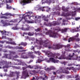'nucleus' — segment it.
<instances>
[{"label":"nucleus","mask_w":80,"mask_h":80,"mask_svg":"<svg viewBox=\"0 0 80 80\" xmlns=\"http://www.w3.org/2000/svg\"><path fill=\"white\" fill-rule=\"evenodd\" d=\"M46 55H48V57H53L54 58H58L59 60L65 59V54L62 55L60 57V54L58 53L57 54H53L49 51H47L45 52Z\"/></svg>","instance_id":"f257e3e1"},{"label":"nucleus","mask_w":80,"mask_h":80,"mask_svg":"<svg viewBox=\"0 0 80 80\" xmlns=\"http://www.w3.org/2000/svg\"><path fill=\"white\" fill-rule=\"evenodd\" d=\"M45 44L44 45V47L46 48H48L49 49L53 48L55 50L56 49H60L63 47V45L60 44H53V46H51L49 44V41L47 40L45 41Z\"/></svg>","instance_id":"f03ea898"},{"label":"nucleus","mask_w":80,"mask_h":80,"mask_svg":"<svg viewBox=\"0 0 80 80\" xmlns=\"http://www.w3.org/2000/svg\"><path fill=\"white\" fill-rule=\"evenodd\" d=\"M46 35H49L50 37H52L53 38H57L58 35L57 33H53L52 31L49 30L48 32L46 33Z\"/></svg>","instance_id":"7ed1b4c3"},{"label":"nucleus","mask_w":80,"mask_h":80,"mask_svg":"<svg viewBox=\"0 0 80 80\" xmlns=\"http://www.w3.org/2000/svg\"><path fill=\"white\" fill-rule=\"evenodd\" d=\"M31 54H32V52H23L22 53L21 57L22 58H24V59L28 58Z\"/></svg>","instance_id":"20e7f679"},{"label":"nucleus","mask_w":80,"mask_h":80,"mask_svg":"<svg viewBox=\"0 0 80 80\" xmlns=\"http://www.w3.org/2000/svg\"><path fill=\"white\" fill-rule=\"evenodd\" d=\"M6 63H7V61L1 60L0 62V69L2 68L1 67L3 66V65H5V66H3L2 68H7L9 67L8 65H6Z\"/></svg>","instance_id":"39448f33"},{"label":"nucleus","mask_w":80,"mask_h":80,"mask_svg":"<svg viewBox=\"0 0 80 80\" xmlns=\"http://www.w3.org/2000/svg\"><path fill=\"white\" fill-rule=\"evenodd\" d=\"M61 72H59V71H58V72L59 73H69V72L68 70L65 69V68L63 67H62L61 68Z\"/></svg>","instance_id":"423d86ee"},{"label":"nucleus","mask_w":80,"mask_h":80,"mask_svg":"<svg viewBox=\"0 0 80 80\" xmlns=\"http://www.w3.org/2000/svg\"><path fill=\"white\" fill-rule=\"evenodd\" d=\"M22 73L23 76H21L22 78H23V77L25 78H27V77H29L28 73V71L27 70H25L23 71Z\"/></svg>","instance_id":"0eeeda50"},{"label":"nucleus","mask_w":80,"mask_h":80,"mask_svg":"<svg viewBox=\"0 0 80 80\" xmlns=\"http://www.w3.org/2000/svg\"><path fill=\"white\" fill-rule=\"evenodd\" d=\"M25 14H23L22 15V19H24L25 20V21L26 22V20H28V19L29 18V19H31L30 18L32 16H30V15H28V14H27V15L24 16V15Z\"/></svg>","instance_id":"6e6552de"},{"label":"nucleus","mask_w":80,"mask_h":80,"mask_svg":"<svg viewBox=\"0 0 80 80\" xmlns=\"http://www.w3.org/2000/svg\"><path fill=\"white\" fill-rule=\"evenodd\" d=\"M0 32L2 33V35H7L8 36H9L11 35V32H7L5 30H3V31H0Z\"/></svg>","instance_id":"1a4fd4ad"},{"label":"nucleus","mask_w":80,"mask_h":80,"mask_svg":"<svg viewBox=\"0 0 80 80\" xmlns=\"http://www.w3.org/2000/svg\"><path fill=\"white\" fill-rule=\"evenodd\" d=\"M1 22L3 24V27H7V26H8V25H13V23L10 24V23H7L5 22L3 20H1Z\"/></svg>","instance_id":"9d476101"},{"label":"nucleus","mask_w":80,"mask_h":80,"mask_svg":"<svg viewBox=\"0 0 80 80\" xmlns=\"http://www.w3.org/2000/svg\"><path fill=\"white\" fill-rule=\"evenodd\" d=\"M4 56L6 57V58H8V59H11L12 57V55L11 54H4Z\"/></svg>","instance_id":"9b49d317"},{"label":"nucleus","mask_w":80,"mask_h":80,"mask_svg":"<svg viewBox=\"0 0 80 80\" xmlns=\"http://www.w3.org/2000/svg\"><path fill=\"white\" fill-rule=\"evenodd\" d=\"M49 60H50V62H53L54 63H57L58 62V61L57 60L55 59H54L53 58H49Z\"/></svg>","instance_id":"f8f14e48"},{"label":"nucleus","mask_w":80,"mask_h":80,"mask_svg":"<svg viewBox=\"0 0 80 80\" xmlns=\"http://www.w3.org/2000/svg\"><path fill=\"white\" fill-rule=\"evenodd\" d=\"M27 28H24V27H22V30L24 31H28V30H30V27L28 25H27Z\"/></svg>","instance_id":"ddd939ff"},{"label":"nucleus","mask_w":80,"mask_h":80,"mask_svg":"<svg viewBox=\"0 0 80 80\" xmlns=\"http://www.w3.org/2000/svg\"><path fill=\"white\" fill-rule=\"evenodd\" d=\"M33 1L32 0H23L22 1V3H23L24 5H25V3H31V2Z\"/></svg>","instance_id":"4468645a"},{"label":"nucleus","mask_w":80,"mask_h":80,"mask_svg":"<svg viewBox=\"0 0 80 80\" xmlns=\"http://www.w3.org/2000/svg\"><path fill=\"white\" fill-rule=\"evenodd\" d=\"M70 44H68L67 45L65 46V51H67V52H69V48H70Z\"/></svg>","instance_id":"2eb2a0df"},{"label":"nucleus","mask_w":80,"mask_h":80,"mask_svg":"<svg viewBox=\"0 0 80 80\" xmlns=\"http://www.w3.org/2000/svg\"><path fill=\"white\" fill-rule=\"evenodd\" d=\"M61 15L62 17H69L70 14L67 13H65L64 12H62L61 14Z\"/></svg>","instance_id":"dca6fc26"},{"label":"nucleus","mask_w":80,"mask_h":80,"mask_svg":"<svg viewBox=\"0 0 80 80\" xmlns=\"http://www.w3.org/2000/svg\"><path fill=\"white\" fill-rule=\"evenodd\" d=\"M27 68H29L31 69L33 68V66H31V65H29L28 66H27L25 67H23L22 69L23 70H25V69H27Z\"/></svg>","instance_id":"f3484780"},{"label":"nucleus","mask_w":80,"mask_h":80,"mask_svg":"<svg viewBox=\"0 0 80 80\" xmlns=\"http://www.w3.org/2000/svg\"><path fill=\"white\" fill-rule=\"evenodd\" d=\"M60 23H61V22H60L58 23L56 21H53L52 23V25L53 26H56V25H60Z\"/></svg>","instance_id":"a211bd4d"},{"label":"nucleus","mask_w":80,"mask_h":80,"mask_svg":"<svg viewBox=\"0 0 80 80\" xmlns=\"http://www.w3.org/2000/svg\"><path fill=\"white\" fill-rule=\"evenodd\" d=\"M44 25H46V26H48V27H51V26H52V22H49V23H47L46 22H44Z\"/></svg>","instance_id":"6ab92c4d"},{"label":"nucleus","mask_w":80,"mask_h":80,"mask_svg":"<svg viewBox=\"0 0 80 80\" xmlns=\"http://www.w3.org/2000/svg\"><path fill=\"white\" fill-rule=\"evenodd\" d=\"M20 45H22L23 46H24V47H25L27 45V43L22 42L19 45V46H20Z\"/></svg>","instance_id":"aec40b11"},{"label":"nucleus","mask_w":80,"mask_h":80,"mask_svg":"<svg viewBox=\"0 0 80 80\" xmlns=\"http://www.w3.org/2000/svg\"><path fill=\"white\" fill-rule=\"evenodd\" d=\"M75 40V37L70 38L68 40V42H70V41H74Z\"/></svg>","instance_id":"412c9836"},{"label":"nucleus","mask_w":80,"mask_h":80,"mask_svg":"<svg viewBox=\"0 0 80 80\" xmlns=\"http://www.w3.org/2000/svg\"><path fill=\"white\" fill-rule=\"evenodd\" d=\"M48 15H47V17H45V16H43L42 17V18L43 19H44V21L48 22V19H47V18H48Z\"/></svg>","instance_id":"4be33fe9"},{"label":"nucleus","mask_w":80,"mask_h":80,"mask_svg":"<svg viewBox=\"0 0 80 80\" xmlns=\"http://www.w3.org/2000/svg\"><path fill=\"white\" fill-rule=\"evenodd\" d=\"M36 42L38 43H40V45H42L43 44V41L42 40H38L36 39Z\"/></svg>","instance_id":"5701e85b"},{"label":"nucleus","mask_w":80,"mask_h":80,"mask_svg":"<svg viewBox=\"0 0 80 80\" xmlns=\"http://www.w3.org/2000/svg\"><path fill=\"white\" fill-rule=\"evenodd\" d=\"M34 32H28V36H33V35H34Z\"/></svg>","instance_id":"b1692460"},{"label":"nucleus","mask_w":80,"mask_h":80,"mask_svg":"<svg viewBox=\"0 0 80 80\" xmlns=\"http://www.w3.org/2000/svg\"><path fill=\"white\" fill-rule=\"evenodd\" d=\"M67 30H68V28H65L62 29V32L63 33H65V32H66L67 31Z\"/></svg>","instance_id":"393cba45"},{"label":"nucleus","mask_w":80,"mask_h":80,"mask_svg":"<svg viewBox=\"0 0 80 80\" xmlns=\"http://www.w3.org/2000/svg\"><path fill=\"white\" fill-rule=\"evenodd\" d=\"M4 15H5L6 16H12V15L11 14V13H5L4 14Z\"/></svg>","instance_id":"a878e982"},{"label":"nucleus","mask_w":80,"mask_h":80,"mask_svg":"<svg viewBox=\"0 0 80 80\" xmlns=\"http://www.w3.org/2000/svg\"><path fill=\"white\" fill-rule=\"evenodd\" d=\"M62 10H63L64 12H68V9L65 8L64 7H62Z\"/></svg>","instance_id":"bb28decb"},{"label":"nucleus","mask_w":80,"mask_h":80,"mask_svg":"<svg viewBox=\"0 0 80 80\" xmlns=\"http://www.w3.org/2000/svg\"><path fill=\"white\" fill-rule=\"evenodd\" d=\"M12 29L13 30H18L19 29V28H18L17 27V26H15L13 27L12 28Z\"/></svg>","instance_id":"cd10ccee"},{"label":"nucleus","mask_w":80,"mask_h":80,"mask_svg":"<svg viewBox=\"0 0 80 80\" xmlns=\"http://www.w3.org/2000/svg\"><path fill=\"white\" fill-rule=\"evenodd\" d=\"M44 8H45V7H43L42 8H40L39 9L40 10H41L42 12H44L45 11V9H44Z\"/></svg>","instance_id":"c85d7f7f"},{"label":"nucleus","mask_w":80,"mask_h":80,"mask_svg":"<svg viewBox=\"0 0 80 80\" xmlns=\"http://www.w3.org/2000/svg\"><path fill=\"white\" fill-rule=\"evenodd\" d=\"M33 67V68H34V69H38L39 68V66H38L34 65Z\"/></svg>","instance_id":"c756f323"},{"label":"nucleus","mask_w":80,"mask_h":80,"mask_svg":"<svg viewBox=\"0 0 80 80\" xmlns=\"http://www.w3.org/2000/svg\"><path fill=\"white\" fill-rule=\"evenodd\" d=\"M9 52L11 54H13V55H15V54L16 53V52H15L12 51H9Z\"/></svg>","instance_id":"7c9ffc66"},{"label":"nucleus","mask_w":80,"mask_h":80,"mask_svg":"<svg viewBox=\"0 0 80 80\" xmlns=\"http://www.w3.org/2000/svg\"><path fill=\"white\" fill-rule=\"evenodd\" d=\"M30 56V58L32 59L34 58H35V56L33 54H30L29 55Z\"/></svg>","instance_id":"2f4dec72"},{"label":"nucleus","mask_w":80,"mask_h":80,"mask_svg":"<svg viewBox=\"0 0 80 80\" xmlns=\"http://www.w3.org/2000/svg\"><path fill=\"white\" fill-rule=\"evenodd\" d=\"M9 22H12V23H14V22H17V20L13 19L10 21H9Z\"/></svg>","instance_id":"473e14b6"},{"label":"nucleus","mask_w":80,"mask_h":80,"mask_svg":"<svg viewBox=\"0 0 80 80\" xmlns=\"http://www.w3.org/2000/svg\"><path fill=\"white\" fill-rule=\"evenodd\" d=\"M53 69V68H48L46 69V71H50V70H52Z\"/></svg>","instance_id":"72a5a7b5"},{"label":"nucleus","mask_w":80,"mask_h":80,"mask_svg":"<svg viewBox=\"0 0 80 80\" xmlns=\"http://www.w3.org/2000/svg\"><path fill=\"white\" fill-rule=\"evenodd\" d=\"M26 22H27V23H33V21H29L28 20H26Z\"/></svg>","instance_id":"f704fd0d"},{"label":"nucleus","mask_w":80,"mask_h":80,"mask_svg":"<svg viewBox=\"0 0 80 80\" xmlns=\"http://www.w3.org/2000/svg\"><path fill=\"white\" fill-rule=\"evenodd\" d=\"M73 68V67H71L70 68L67 67L66 68V69H67V70H71V69H72V68Z\"/></svg>","instance_id":"c9c22d12"},{"label":"nucleus","mask_w":80,"mask_h":80,"mask_svg":"<svg viewBox=\"0 0 80 80\" xmlns=\"http://www.w3.org/2000/svg\"><path fill=\"white\" fill-rule=\"evenodd\" d=\"M74 55H75V53H73L72 55H71V54H69L68 56V57H70V58H72L74 56Z\"/></svg>","instance_id":"e433bc0d"},{"label":"nucleus","mask_w":80,"mask_h":80,"mask_svg":"<svg viewBox=\"0 0 80 80\" xmlns=\"http://www.w3.org/2000/svg\"><path fill=\"white\" fill-rule=\"evenodd\" d=\"M7 3H12L13 0H6Z\"/></svg>","instance_id":"4c0bfd02"},{"label":"nucleus","mask_w":80,"mask_h":80,"mask_svg":"<svg viewBox=\"0 0 80 80\" xmlns=\"http://www.w3.org/2000/svg\"><path fill=\"white\" fill-rule=\"evenodd\" d=\"M1 18H5V19H8L7 17L2 16L1 17Z\"/></svg>","instance_id":"58836bf2"},{"label":"nucleus","mask_w":80,"mask_h":80,"mask_svg":"<svg viewBox=\"0 0 80 80\" xmlns=\"http://www.w3.org/2000/svg\"><path fill=\"white\" fill-rule=\"evenodd\" d=\"M51 2V0H47L46 1H45V3H50Z\"/></svg>","instance_id":"ea45409f"},{"label":"nucleus","mask_w":80,"mask_h":80,"mask_svg":"<svg viewBox=\"0 0 80 80\" xmlns=\"http://www.w3.org/2000/svg\"><path fill=\"white\" fill-rule=\"evenodd\" d=\"M35 31L36 32H40V30H41V29L40 28H38L37 29H35Z\"/></svg>","instance_id":"a19ab883"},{"label":"nucleus","mask_w":80,"mask_h":80,"mask_svg":"<svg viewBox=\"0 0 80 80\" xmlns=\"http://www.w3.org/2000/svg\"><path fill=\"white\" fill-rule=\"evenodd\" d=\"M11 45H17V44L15 42H11Z\"/></svg>","instance_id":"79ce46f5"},{"label":"nucleus","mask_w":80,"mask_h":80,"mask_svg":"<svg viewBox=\"0 0 80 80\" xmlns=\"http://www.w3.org/2000/svg\"><path fill=\"white\" fill-rule=\"evenodd\" d=\"M40 74H41V75H43V74H44V73H45V71H42L40 72Z\"/></svg>","instance_id":"37998d69"},{"label":"nucleus","mask_w":80,"mask_h":80,"mask_svg":"<svg viewBox=\"0 0 80 80\" xmlns=\"http://www.w3.org/2000/svg\"><path fill=\"white\" fill-rule=\"evenodd\" d=\"M7 8L8 9H12V8L8 6V4H7Z\"/></svg>","instance_id":"c03bdc74"},{"label":"nucleus","mask_w":80,"mask_h":80,"mask_svg":"<svg viewBox=\"0 0 80 80\" xmlns=\"http://www.w3.org/2000/svg\"><path fill=\"white\" fill-rule=\"evenodd\" d=\"M18 49L19 50H23V48L21 46L18 47Z\"/></svg>","instance_id":"a18cd8bd"},{"label":"nucleus","mask_w":80,"mask_h":80,"mask_svg":"<svg viewBox=\"0 0 80 80\" xmlns=\"http://www.w3.org/2000/svg\"><path fill=\"white\" fill-rule=\"evenodd\" d=\"M16 74H17L16 79H18L19 78V75H18L19 73H17Z\"/></svg>","instance_id":"49530a36"},{"label":"nucleus","mask_w":80,"mask_h":80,"mask_svg":"<svg viewBox=\"0 0 80 80\" xmlns=\"http://www.w3.org/2000/svg\"><path fill=\"white\" fill-rule=\"evenodd\" d=\"M37 61H38V63H40V62L42 61V60L41 59H38V60Z\"/></svg>","instance_id":"de8ad7c7"},{"label":"nucleus","mask_w":80,"mask_h":80,"mask_svg":"<svg viewBox=\"0 0 80 80\" xmlns=\"http://www.w3.org/2000/svg\"><path fill=\"white\" fill-rule=\"evenodd\" d=\"M78 12H80V8H78L76 9V11Z\"/></svg>","instance_id":"09e8293b"},{"label":"nucleus","mask_w":80,"mask_h":80,"mask_svg":"<svg viewBox=\"0 0 80 80\" xmlns=\"http://www.w3.org/2000/svg\"><path fill=\"white\" fill-rule=\"evenodd\" d=\"M77 30L76 29H74V31H75V32H78V29H79V28H78V27H77Z\"/></svg>","instance_id":"8fccbe9b"},{"label":"nucleus","mask_w":80,"mask_h":80,"mask_svg":"<svg viewBox=\"0 0 80 80\" xmlns=\"http://www.w3.org/2000/svg\"><path fill=\"white\" fill-rule=\"evenodd\" d=\"M40 22V20H36L35 21V22H38V23H39V22Z\"/></svg>","instance_id":"3c124183"},{"label":"nucleus","mask_w":80,"mask_h":80,"mask_svg":"<svg viewBox=\"0 0 80 80\" xmlns=\"http://www.w3.org/2000/svg\"><path fill=\"white\" fill-rule=\"evenodd\" d=\"M77 60H78L79 61H80V57L77 56Z\"/></svg>","instance_id":"603ef678"},{"label":"nucleus","mask_w":80,"mask_h":80,"mask_svg":"<svg viewBox=\"0 0 80 80\" xmlns=\"http://www.w3.org/2000/svg\"><path fill=\"white\" fill-rule=\"evenodd\" d=\"M80 18H75V20H76V21H77L78 20H80Z\"/></svg>","instance_id":"864d4df0"},{"label":"nucleus","mask_w":80,"mask_h":80,"mask_svg":"<svg viewBox=\"0 0 80 80\" xmlns=\"http://www.w3.org/2000/svg\"><path fill=\"white\" fill-rule=\"evenodd\" d=\"M78 36H79V34L78 33L75 36V37H76V38H78Z\"/></svg>","instance_id":"5fc2aeb1"},{"label":"nucleus","mask_w":80,"mask_h":80,"mask_svg":"<svg viewBox=\"0 0 80 80\" xmlns=\"http://www.w3.org/2000/svg\"><path fill=\"white\" fill-rule=\"evenodd\" d=\"M63 77H65V75H62L59 78H63Z\"/></svg>","instance_id":"6e6d98bb"},{"label":"nucleus","mask_w":80,"mask_h":80,"mask_svg":"<svg viewBox=\"0 0 80 80\" xmlns=\"http://www.w3.org/2000/svg\"><path fill=\"white\" fill-rule=\"evenodd\" d=\"M78 50L77 49V50H74L73 52L74 53H76V52H78Z\"/></svg>","instance_id":"4d7b16f0"},{"label":"nucleus","mask_w":80,"mask_h":80,"mask_svg":"<svg viewBox=\"0 0 80 80\" xmlns=\"http://www.w3.org/2000/svg\"><path fill=\"white\" fill-rule=\"evenodd\" d=\"M42 18V17L41 16H38V17L37 18L38 19H40Z\"/></svg>","instance_id":"13d9d810"},{"label":"nucleus","mask_w":80,"mask_h":80,"mask_svg":"<svg viewBox=\"0 0 80 80\" xmlns=\"http://www.w3.org/2000/svg\"><path fill=\"white\" fill-rule=\"evenodd\" d=\"M74 5H78V3L77 2H75L74 3Z\"/></svg>","instance_id":"bf43d9fd"},{"label":"nucleus","mask_w":80,"mask_h":80,"mask_svg":"<svg viewBox=\"0 0 80 80\" xmlns=\"http://www.w3.org/2000/svg\"><path fill=\"white\" fill-rule=\"evenodd\" d=\"M73 65L72 64H68V66L69 67L70 66H72Z\"/></svg>","instance_id":"052dcab7"},{"label":"nucleus","mask_w":80,"mask_h":80,"mask_svg":"<svg viewBox=\"0 0 80 80\" xmlns=\"http://www.w3.org/2000/svg\"><path fill=\"white\" fill-rule=\"evenodd\" d=\"M34 49H35V48L33 46H32V50H34Z\"/></svg>","instance_id":"680f3d73"},{"label":"nucleus","mask_w":80,"mask_h":80,"mask_svg":"<svg viewBox=\"0 0 80 80\" xmlns=\"http://www.w3.org/2000/svg\"><path fill=\"white\" fill-rule=\"evenodd\" d=\"M8 48H13V47H10V46H8Z\"/></svg>","instance_id":"e2e57ef3"},{"label":"nucleus","mask_w":80,"mask_h":80,"mask_svg":"<svg viewBox=\"0 0 80 80\" xmlns=\"http://www.w3.org/2000/svg\"><path fill=\"white\" fill-rule=\"evenodd\" d=\"M50 9V8H48V9L46 10L47 12H49Z\"/></svg>","instance_id":"0e129e2a"},{"label":"nucleus","mask_w":80,"mask_h":80,"mask_svg":"<svg viewBox=\"0 0 80 80\" xmlns=\"http://www.w3.org/2000/svg\"><path fill=\"white\" fill-rule=\"evenodd\" d=\"M14 49H16V50L18 49V46H17L16 47H14Z\"/></svg>","instance_id":"69168bd1"},{"label":"nucleus","mask_w":80,"mask_h":80,"mask_svg":"<svg viewBox=\"0 0 80 80\" xmlns=\"http://www.w3.org/2000/svg\"><path fill=\"white\" fill-rule=\"evenodd\" d=\"M0 43H4V41H0Z\"/></svg>","instance_id":"338daca9"},{"label":"nucleus","mask_w":80,"mask_h":80,"mask_svg":"<svg viewBox=\"0 0 80 80\" xmlns=\"http://www.w3.org/2000/svg\"><path fill=\"white\" fill-rule=\"evenodd\" d=\"M76 41H80V39L78 38L76 39Z\"/></svg>","instance_id":"774afa93"}]
</instances>
